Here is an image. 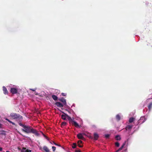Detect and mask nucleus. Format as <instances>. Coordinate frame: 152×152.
<instances>
[{"label":"nucleus","mask_w":152,"mask_h":152,"mask_svg":"<svg viewBox=\"0 0 152 152\" xmlns=\"http://www.w3.org/2000/svg\"><path fill=\"white\" fill-rule=\"evenodd\" d=\"M31 90H32V91H35V89H30Z\"/></svg>","instance_id":"35"},{"label":"nucleus","mask_w":152,"mask_h":152,"mask_svg":"<svg viewBox=\"0 0 152 152\" xmlns=\"http://www.w3.org/2000/svg\"><path fill=\"white\" fill-rule=\"evenodd\" d=\"M52 148L53 149V151H54L56 150V148L55 147L53 146L52 147Z\"/></svg>","instance_id":"30"},{"label":"nucleus","mask_w":152,"mask_h":152,"mask_svg":"<svg viewBox=\"0 0 152 152\" xmlns=\"http://www.w3.org/2000/svg\"><path fill=\"white\" fill-rule=\"evenodd\" d=\"M18 92V88H11L10 89V92L13 94H17Z\"/></svg>","instance_id":"4"},{"label":"nucleus","mask_w":152,"mask_h":152,"mask_svg":"<svg viewBox=\"0 0 152 152\" xmlns=\"http://www.w3.org/2000/svg\"><path fill=\"white\" fill-rule=\"evenodd\" d=\"M56 145L58 146H61L60 145H59V144H56Z\"/></svg>","instance_id":"37"},{"label":"nucleus","mask_w":152,"mask_h":152,"mask_svg":"<svg viewBox=\"0 0 152 152\" xmlns=\"http://www.w3.org/2000/svg\"><path fill=\"white\" fill-rule=\"evenodd\" d=\"M94 140H97V139H98V138L99 137V136L98 134L96 133H94Z\"/></svg>","instance_id":"12"},{"label":"nucleus","mask_w":152,"mask_h":152,"mask_svg":"<svg viewBox=\"0 0 152 152\" xmlns=\"http://www.w3.org/2000/svg\"><path fill=\"white\" fill-rule=\"evenodd\" d=\"M5 119L8 121L9 122H10V123H11L13 125H15V124L11 121L9 119H7V118H5Z\"/></svg>","instance_id":"23"},{"label":"nucleus","mask_w":152,"mask_h":152,"mask_svg":"<svg viewBox=\"0 0 152 152\" xmlns=\"http://www.w3.org/2000/svg\"><path fill=\"white\" fill-rule=\"evenodd\" d=\"M146 120L144 116H142L140 117V120L138 121V124H141L143 123Z\"/></svg>","instance_id":"3"},{"label":"nucleus","mask_w":152,"mask_h":152,"mask_svg":"<svg viewBox=\"0 0 152 152\" xmlns=\"http://www.w3.org/2000/svg\"><path fill=\"white\" fill-rule=\"evenodd\" d=\"M2 125L0 123V128H2Z\"/></svg>","instance_id":"32"},{"label":"nucleus","mask_w":152,"mask_h":152,"mask_svg":"<svg viewBox=\"0 0 152 152\" xmlns=\"http://www.w3.org/2000/svg\"><path fill=\"white\" fill-rule=\"evenodd\" d=\"M115 145L116 146L118 147L119 146V142H117L115 143Z\"/></svg>","instance_id":"29"},{"label":"nucleus","mask_w":152,"mask_h":152,"mask_svg":"<svg viewBox=\"0 0 152 152\" xmlns=\"http://www.w3.org/2000/svg\"><path fill=\"white\" fill-rule=\"evenodd\" d=\"M43 150L46 151V152H49V150L48 148L46 146H44L43 147Z\"/></svg>","instance_id":"16"},{"label":"nucleus","mask_w":152,"mask_h":152,"mask_svg":"<svg viewBox=\"0 0 152 152\" xmlns=\"http://www.w3.org/2000/svg\"><path fill=\"white\" fill-rule=\"evenodd\" d=\"M134 118L133 117H131L129 119V123H132L134 121Z\"/></svg>","instance_id":"18"},{"label":"nucleus","mask_w":152,"mask_h":152,"mask_svg":"<svg viewBox=\"0 0 152 152\" xmlns=\"http://www.w3.org/2000/svg\"><path fill=\"white\" fill-rule=\"evenodd\" d=\"M126 144V142H125L122 144L121 146L117 151H116L115 152H118V151H121V150H122V149L124 148V146H125Z\"/></svg>","instance_id":"9"},{"label":"nucleus","mask_w":152,"mask_h":152,"mask_svg":"<svg viewBox=\"0 0 152 152\" xmlns=\"http://www.w3.org/2000/svg\"><path fill=\"white\" fill-rule=\"evenodd\" d=\"M61 94L63 96H66V94L65 93H62Z\"/></svg>","instance_id":"31"},{"label":"nucleus","mask_w":152,"mask_h":152,"mask_svg":"<svg viewBox=\"0 0 152 152\" xmlns=\"http://www.w3.org/2000/svg\"><path fill=\"white\" fill-rule=\"evenodd\" d=\"M105 137L106 138H108L110 136V135L109 134H106L104 135Z\"/></svg>","instance_id":"28"},{"label":"nucleus","mask_w":152,"mask_h":152,"mask_svg":"<svg viewBox=\"0 0 152 152\" xmlns=\"http://www.w3.org/2000/svg\"><path fill=\"white\" fill-rule=\"evenodd\" d=\"M44 136L45 137V138L46 139H48V137H47L46 136H45V135H44Z\"/></svg>","instance_id":"34"},{"label":"nucleus","mask_w":152,"mask_h":152,"mask_svg":"<svg viewBox=\"0 0 152 152\" xmlns=\"http://www.w3.org/2000/svg\"><path fill=\"white\" fill-rule=\"evenodd\" d=\"M115 139L117 140H120L121 139V138L120 136L118 135L116 136L115 137Z\"/></svg>","instance_id":"22"},{"label":"nucleus","mask_w":152,"mask_h":152,"mask_svg":"<svg viewBox=\"0 0 152 152\" xmlns=\"http://www.w3.org/2000/svg\"><path fill=\"white\" fill-rule=\"evenodd\" d=\"M93 126L95 127V126H94H94Z\"/></svg>","instance_id":"41"},{"label":"nucleus","mask_w":152,"mask_h":152,"mask_svg":"<svg viewBox=\"0 0 152 152\" xmlns=\"http://www.w3.org/2000/svg\"><path fill=\"white\" fill-rule=\"evenodd\" d=\"M66 122H63L61 123V125L62 127H63V126H66Z\"/></svg>","instance_id":"25"},{"label":"nucleus","mask_w":152,"mask_h":152,"mask_svg":"<svg viewBox=\"0 0 152 152\" xmlns=\"http://www.w3.org/2000/svg\"><path fill=\"white\" fill-rule=\"evenodd\" d=\"M152 107V102L150 103L148 106V107L149 110H150L151 109Z\"/></svg>","instance_id":"21"},{"label":"nucleus","mask_w":152,"mask_h":152,"mask_svg":"<svg viewBox=\"0 0 152 152\" xmlns=\"http://www.w3.org/2000/svg\"><path fill=\"white\" fill-rule=\"evenodd\" d=\"M83 142L81 140H79L78 142V145L80 147H81L82 146V145L80 144H82Z\"/></svg>","instance_id":"20"},{"label":"nucleus","mask_w":152,"mask_h":152,"mask_svg":"<svg viewBox=\"0 0 152 152\" xmlns=\"http://www.w3.org/2000/svg\"><path fill=\"white\" fill-rule=\"evenodd\" d=\"M126 144V142H125L122 144L121 146L117 151H116L115 152H118V151H121V150H122V149L124 148V146H125Z\"/></svg>","instance_id":"8"},{"label":"nucleus","mask_w":152,"mask_h":152,"mask_svg":"<svg viewBox=\"0 0 152 152\" xmlns=\"http://www.w3.org/2000/svg\"><path fill=\"white\" fill-rule=\"evenodd\" d=\"M10 115L14 119H16L20 121H21L23 119V117L21 115L16 113H11Z\"/></svg>","instance_id":"2"},{"label":"nucleus","mask_w":152,"mask_h":152,"mask_svg":"<svg viewBox=\"0 0 152 152\" xmlns=\"http://www.w3.org/2000/svg\"><path fill=\"white\" fill-rule=\"evenodd\" d=\"M77 137L78 138V139H82V140H84V138L82 134L81 133H79L77 135Z\"/></svg>","instance_id":"7"},{"label":"nucleus","mask_w":152,"mask_h":152,"mask_svg":"<svg viewBox=\"0 0 152 152\" xmlns=\"http://www.w3.org/2000/svg\"><path fill=\"white\" fill-rule=\"evenodd\" d=\"M59 101L62 102L64 105L66 104V100L64 99V98H61L59 99Z\"/></svg>","instance_id":"11"},{"label":"nucleus","mask_w":152,"mask_h":152,"mask_svg":"<svg viewBox=\"0 0 152 152\" xmlns=\"http://www.w3.org/2000/svg\"><path fill=\"white\" fill-rule=\"evenodd\" d=\"M31 150H28L26 148L23 147L21 150V152H31Z\"/></svg>","instance_id":"5"},{"label":"nucleus","mask_w":152,"mask_h":152,"mask_svg":"<svg viewBox=\"0 0 152 152\" xmlns=\"http://www.w3.org/2000/svg\"><path fill=\"white\" fill-rule=\"evenodd\" d=\"M0 132H1L0 133V134L4 135V136L6 135V132L5 131L3 130H1L0 131Z\"/></svg>","instance_id":"17"},{"label":"nucleus","mask_w":152,"mask_h":152,"mask_svg":"<svg viewBox=\"0 0 152 152\" xmlns=\"http://www.w3.org/2000/svg\"><path fill=\"white\" fill-rule=\"evenodd\" d=\"M65 115H61V118L64 120H65L66 119V117H67L65 113H64Z\"/></svg>","instance_id":"19"},{"label":"nucleus","mask_w":152,"mask_h":152,"mask_svg":"<svg viewBox=\"0 0 152 152\" xmlns=\"http://www.w3.org/2000/svg\"><path fill=\"white\" fill-rule=\"evenodd\" d=\"M19 124L23 127V129H22V131L25 132L27 134L32 133L37 136L39 135L37 130L33 129L31 126L24 125L21 123H19Z\"/></svg>","instance_id":"1"},{"label":"nucleus","mask_w":152,"mask_h":152,"mask_svg":"<svg viewBox=\"0 0 152 152\" xmlns=\"http://www.w3.org/2000/svg\"><path fill=\"white\" fill-rule=\"evenodd\" d=\"M52 97L54 100H56L58 99V97L55 95H53Z\"/></svg>","instance_id":"24"},{"label":"nucleus","mask_w":152,"mask_h":152,"mask_svg":"<svg viewBox=\"0 0 152 152\" xmlns=\"http://www.w3.org/2000/svg\"><path fill=\"white\" fill-rule=\"evenodd\" d=\"M77 145L75 143H73L72 145V147L73 148H76V147Z\"/></svg>","instance_id":"27"},{"label":"nucleus","mask_w":152,"mask_h":152,"mask_svg":"<svg viewBox=\"0 0 152 152\" xmlns=\"http://www.w3.org/2000/svg\"><path fill=\"white\" fill-rule=\"evenodd\" d=\"M116 118L118 121H119L121 119L120 116L119 115H117L116 116Z\"/></svg>","instance_id":"26"},{"label":"nucleus","mask_w":152,"mask_h":152,"mask_svg":"<svg viewBox=\"0 0 152 152\" xmlns=\"http://www.w3.org/2000/svg\"><path fill=\"white\" fill-rule=\"evenodd\" d=\"M2 148L1 147H0V151H2Z\"/></svg>","instance_id":"36"},{"label":"nucleus","mask_w":152,"mask_h":152,"mask_svg":"<svg viewBox=\"0 0 152 152\" xmlns=\"http://www.w3.org/2000/svg\"><path fill=\"white\" fill-rule=\"evenodd\" d=\"M126 150H126V149L125 150V151H126Z\"/></svg>","instance_id":"42"},{"label":"nucleus","mask_w":152,"mask_h":152,"mask_svg":"<svg viewBox=\"0 0 152 152\" xmlns=\"http://www.w3.org/2000/svg\"><path fill=\"white\" fill-rule=\"evenodd\" d=\"M132 126V125H127L126 127V130L130 131Z\"/></svg>","instance_id":"14"},{"label":"nucleus","mask_w":152,"mask_h":152,"mask_svg":"<svg viewBox=\"0 0 152 152\" xmlns=\"http://www.w3.org/2000/svg\"><path fill=\"white\" fill-rule=\"evenodd\" d=\"M18 149H19V151H20V149H21L20 148H18Z\"/></svg>","instance_id":"38"},{"label":"nucleus","mask_w":152,"mask_h":152,"mask_svg":"<svg viewBox=\"0 0 152 152\" xmlns=\"http://www.w3.org/2000/svg\"><path fill=\"white\" fill-rule=\"evenodd\" d=\"M6 152H9L8 151H7Z\"/></svg>","instance_id":"40"},{"label":"nucleus","mask_w":152,"mask_h":152,"mask_svg":"<svg viewBox=\"0 0 152 152\" xmlns=\"http://www.w3.org/2000/svg\"><path fill=\"white\" fill-rule=\"evenodd\" d=\"M55 104L58 107H62L64 106V105L61 104V102H57L55 103Z\"/></svg>","instance_id":"10"},{"label":"nucleus","mask_w":152,"mask_h":152,"mask_svg":"<svg viewBox=\"0 0 152 152\" xmlns=\"http://www.w3.org/2000/svg\"><path fill=\"white\" fill-rule=\"evenodd\" d=\"M72 125H74L76 127H80V126L74 120L71 123Z\"/></svg>","instance_id":"6"},{"label":"nucleus","mask_w":152,"mask_h":152,"mask_svg":"<svg viewBox=\"0 0 152 152\" xmlns=\"http://www.w3.org/2000/svg\"><path fill=\"white\" fill-rule=\"evenodd\" d=\"M66 115L69 121V123H71L74 120L72 119L71 117L69 116L67 114H66Z\"/></svg>","instance_id":"15"},{"label":"nucleus","mask_w":152,"mask_h":152,"mask_svg":"<svg viewBox=\"0 0 152 152\" xmlns=\"http://www.w3.org/2000/svg\"><path fill=\"white\" fill-rule=\"evenodd\" d=\"M3 88L4 94H8V91L6 88L5 86H3Z\"/></svg>","instance_id":"13"},{"label":"nucleus","mask_w":152,"mask_h":152,"mask_svg":"<svg viewBox=\"0 0 152 152\" xmlns=\"http://www.w3.org/2000/svg\"><path fill=\"white\" fill-rule=\"evenodd\" d=\"M53 143H54V144L55 145H56V143L55 142H53Z\"/></svg>","instance_id":"39"},{"label":"nucleus","mask_w":152,"mask_h":152,"mask_svg":"<svg viewBox=\"0 0 152 152\" xmlns=\"http://www.w3.org/2000/svg\"><path fill=\"white\" fill-rule=\"evenodd\" d=\"M75 152H81V151L80 150H76Z\"/></svg>","instance_id":"33"}]
</instances>
